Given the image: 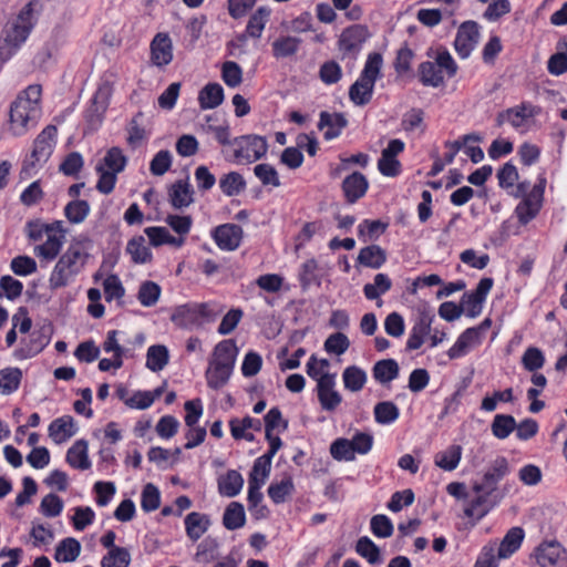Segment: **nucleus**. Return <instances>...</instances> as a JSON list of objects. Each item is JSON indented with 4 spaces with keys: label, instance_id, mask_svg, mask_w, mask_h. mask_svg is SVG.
<instances>
[{
    "label": "nucleus",
    "instance_id": "obj_1",
    "mask_svg": "<svg viewBox=\"0 0 567 567\" xmlns=\"http://www.w3.org/2000/svg\"><path fill=\"white\" fill-rule=\"evenodd\" d=\"M509 464L504 456H497L483 472L480 480H475L472 489L476 494L465 507L466 517L483 518L505 497V488L499 487V482L509 474Z\"/></svg>",
    "mask_w": 567,
    "mask_h": 567
},
{
    "label": "nucleus",
    "instance_id": "obj_2",
    "mask_svg": "<svg viewBox=\"0 0 567 567\" xmlns=\"http://www.w3.org/2000/svg\"><path fill=\"white\" fill-rule=\"evenodd\" d=\"M32 14L31 3H28L16 18L4 24L0 37L1 62L8 61L28 39L33 28Z\"/></svg>",
    "mask_w": 567,
    "mask_h": 567
},
{
    "label": "nucleus",
    "instance_id": "obj_3",
    "mask_svg": "<svg viewBox=\"0 0 567 567\" xmlns=\"http://www.w3.org/2000/svg\"><path fill=\"white\" fill-rule=\"evenodd\" d=\"M383 58L378 52L368 55L364 68L359 79L349 89L350 101L363 106L370 103L377 80L382 76Z\"/></svg>",
    "mask_w": 567,
    "mask_h": 567
},
{
    "label": "nucleus",
    "instance_id": "obj_4",
    "mask_svg": "<svg viewBox=\"0 0 567 567\" xmlns=\"http://www.w3.org/2000/svg\"><path fill=\"white\" fill-rule=\"evenodd\" d=\"M87 257L89 255L79 245H71L59 258L50 275V289L56 290L66 287L82 271Z\"/></svg>",
    "mask_w": 567,
    "mask_h": 567
},
{
    "label": "nucleus",
    "instance_id": "obj_5",
    "mask_svg": "<svg viewBox=\"0 0 567 567\" xmlns=\"http://www.w3.org/2000/svg\"><path fill=\"white\" fill-rule=\"evenodd\" d=\"M233 144L237 146L234 153L236 161L247 164L262 158L268 151L266 137L255 134L235 137Z\"/></svg>",
    "mask_w": 567,
    "mask_h": 567
},
{
    "label": "nucleus",
    "instance_id": "obj_6",
    "mask_svg": "<svg viewBox=\"0 0 567 567\" xmlns=\"http://www.w3.org/2000/svg\"><path fill=\"white\" fill-rule=\"evenodd\" d=\"M39 116L40 106H32L29 102L17 97L10 109V128L14 135H22L30 126L35 125Z\"/></svg>",
    "mask_w": 567,
    "mask_h": 567
},
{
    "label": "nucleus",
    "instance_id": "obj_7",
    "mask_svg": "<svg viewBox=\"0 0 567 567\" xmlns=\"http://www.w3.org/2000/svg\"><path fill=\"white\" fill-rule=\"evenodd\" d=\"M369 37L370 32L365 25L353 24L346 28L338 40V47L343 58L349 56L353 60L357 59L363 43Z\"/></svg>",
    "mask_w": 567,
    "mask_h": 567
},
{
    "label": "nucleus",
    "instance_id": "obj_8",
    "mask_svg": "<svg viewBox=\"0 0 567 567\" xmlns=\"http://www.w3.org/2000/svg\"><path fill=\"white\" fill-rule=\"evenodd\" d=\"M212 316L207 303H185L175 308L171 320L176 326L187 329L199 326L203 318H209Z\"/></svg>",
    "mask_w": 567,
    "mask_h": 567
},
{
    "label": "nucleus",
    "instance_id": "obj_9",
    "mask_svg": "<svg viewBox=\"0 0 567 567\" xmlns=\"http://www.w3.org/2000/svg\"><path fill=\"white\" fill-rule=\"evenodd\" d=\"M480 31L475 21L463 22L456 33L454 48L462 59L470 56L471 52L478 42Z\"/></svg>",
    "mask_w": 567,
    "mask_h": 567
},
{
    "label": "nucleus",
    "instance_id": "obj_10",
    "mask_svg": "<svg viewBox=\"0 0 567 567\" xmlns=\"http://www.w3.org/2000/svg\"><path fill=\"white\" fill-rule=\"evenodd\" d=\"M243 228L236 224H223L214 228L212 236L223 250H235L243 239Z\"/></svg>",
    "mask_w": 567,
    "mask_h": 567
},
{
    "label": "nucleus",
    "instance_id": "obj_11",
    "mask_svg": "<svg viewBox=\"0 0 567 567\" xmlns=\"http://www.w3.org/2000/svg\"><path fill=\"white\" fill-rule=\"evenodd\" d=\"M151 59L156 66H165L173 60V43L167 33H157L151 42Z\"/></svg>",
    "mask_w": 567,
    "mask_h": 567
},
{
    "label": "nucleus",
    "instance_id": "obj_12",
    "mask_svg": "<svg viewBox=\"0 0 567 567\" xmlns=\"http://www.w3.org/2000/svg\"><path fill=\"white\" fill-rule=\"evenodd\" d=\"M539 107L529 103H522L518 106L507 109L497 115L496 122L501 126L505 121H508L514 127L523 125L524 121L528 117L535 116L539 113Z\"/></svg>",
    "mask_w": 567,
    "mask_h": 567
},
{
    "label": "nucleus",
    "instance_id": "obj_13",
    "mask_svg": "<svg viewBox=\"0 0 567 567\" xmlns=\"http://www.w3.org/2000/svg\"><path fill=\"white\" fill-rule=\"evenodd\" d=\"M56 132L58 130L54 125H48L37 136L31 153V157L34 161L31 163V165H34V162L45 161L50 156Z\"/></svg>",
    "mask_w": 567,
    "mask_h": 567
},
{
    "label": "nucleus",
    "instance_id": "obj_14",
    "mask_svg": "<svg viewBox=\"0 0 567 567\" xmlns=\"http://www.w3.org/2000/svg\"><path fill=\"white\" fill-rule=\"evenodd\" d=\"M369 183L365 176L360 172H354L347 176L342 182V190L350 204L355 203L363 197L368 190Z\"/></svg>",
    "mask_w": 567,
    "mask_h": 567
},
{
    "label": "nucleus",
    "instance_id": "obj_15",
    "mask_svg": "<svg viewBox=\"0 0 567 567\" xmlns=\"http://www.w3.org/2000/svg\"><path fill=\"white\" fill-rule=\"evenodd\" d=\"M347 125L348 120L342 113H329L327 111H322L320 113L318 128L323 130L327 127V131L323 134L327 141L338 137Z\"/></svg>",
    "mask_w": 567,
    "mask_h": 567
},
{
    "label": "nucleus",
    "instance_id": "obj_16",
    "mask_svg": "<svg viewBox=\"0 0 567 567\" xmlns=\"http://www.w3.org/2000/svg\"><path fill=\"white\" fill-rule=\"evenodd\" d=\"M48 430L49 436L56 444H61L75 435L76 425L71 415H64L52 421Z\"/></svg>",
    "mask_w": 567,
    "mask_h": 567
},
{
    "label": "nucleus",
    "instance_id": "obj_17",
    "mask_svg": "<svg viewBox=\"0 0 567 567\" xmlns=\"http://www.w3.org/2000/svg\"><path fill=\"white\" fill-rule=\"evenodd\" d=\"M194 190L184 179L176 181L168 189L169 203L176 209L188 207L193 202Z\"/></svg>",
    "mask_w": 567,
    "mask_h": 567
},
{
    "label": "nucleus",
    "instance_id": "obj_18",
    "mask_svg": "<svg viewBox=\"0 0 567 567\" xmlns=\"http://www.w3.org/2000/svg\"><path fill=\"white\" fill-rule=\"evenodd\" d=\"M237 353L238 349L235 340L226 339L216 344L213 358L209 362H213V364H224L234 369Z\"/></svg>",
    "mask_w": 567,
    "mask_h": 567
},
{
    "label": "nucleus",
    "instance_id": "obj_19",
    "mask_svg": "<svg viewBox=\"0 0 567 567\" xmlns=\"http://www.w3.org/2000/svg\"><path fill=\"white\" fill-rule=\"evenodd\" d=\"M386 261V252L378 245H370L360 249L357 262L361 266L379 269Z\"/></svg>",
    "mask_w": 567,
    "mask_h": 567
},
{
    "label": "nucleus",
    "instance_id": "obj_20",
    "mask_svg": "<svg viewBox=\"0 0 567 567\" xmlns=\"http://www.w3.org/2000/svg\"><path fill=\"white\" fill-rule=\"evenodd\" d=\"M524 536L525 534L523 528L512 527L499 544L497 557L499 559H505L512 556L520 547Z\"/></svg>",
    "mask_w": 567,
    "mask_h": 567
},
{
    "label": "nucleus",
    "instance_id": "obj_21",
    "mask_svg": "<svg viewBox=\"0 0 567 567\" xmlns=\"http://www.w3.org/2000/svg\"><path fill=\"white\" fill-rule=\"evenodd\" d=\"M209 525V517L198 512H192L185 517L186 534L194 542L207 532Z\"/></svg>",
    "mask_w": 567,
    "mask_h": 567
},
{
    "label": "nucleus",
    "instance_id": "obj_22",
    "mask_svg": "<svg viewBox=\"0 0 567 567\" xmlns=\"http://www.w3.org/2000/svg\"><path fill=\"white\" fill-rule=\"evenodd\" d=\"M480 343L478 329L467 328L456 340L454 346L447 351L450 359H457L465 355L468 350Z\"/></svg>",
    "mask_w": 567,
    "mask_h": 567
},
{
    "label": "nucleus",
    "instance_id": "obj_23",
    "mask_svg": "<svg viewBox=\"0 0 567 567\" xmlns=\"http://www.w3.org/2000/svg\"><path fill=\"white\" fill-rule=\"evenodd\" d=\"M224 101V89L218 83H208L198 93L200 109L209 110L219 106Z\"/></svg>",
    "mask_w": 567,
    "mask_h": 567
},
{
    "label": "nucleus",
    "instance_id": "obj_24",
    "mask_svg": "<svg viewBox=\"0 0 567 567\" xmlns=\"http://www.w3.org/2000/svg\"><path fill=\"white\" fill-rule=\"evenodd\" d=\"M66 462L74 468L87 470L91 462L87 456V442L84 440L76 441L66 453Z\"/></svg>",
    "mask_w": 567,
    "mask_h": 567
},
{
    "label": "nucleus",
    "instance_id": "obj_25",
    "mask_svg": "<svg viewBox=\"0 0 567 567\" xmlns=\"http://www.w3.org/2000/svg\"><path fill=\"white\" fill-rule=\"evenodd\" d=\"M126 252L131 256L134 264H147L153 258L152 251L146 246V240L143 236H135L130 239L126 245Z\"/></svg>",
    "mask_w": 567,
    "mask_h": 567
},
{
    "label": "nucleus",
    "instance_id": "obj_26",
    "mask_svg": "<svg viewBox=\"0 0 567 567\" xmlns=\"http://www.w3.org/2000/svg\"><path fill=\"white\" fill-rule=\"evenodd\" d=\"M244 485V478L235 470H230L225 476L218 480L219 493L227 497H234L239 494Z\"/></svg>",
    "mask_w": 567,
    "mask_h": 567
},
{
    "label": "nucleus",
    "instance_id": "obj_27",
    "mask_svg": "<svg viewBox=\"0 0 567 567\" xmlns=\"http://www.w3.org/2000/svg\"><path fill=\"white\" fill-rule=\"evenodd\" d=\"M373 378L384 384L388 383L399 375V364L393 359H383L378 361L373 367Z\"/></svg>",
    "mask_w": 567,
    "mask_h": 567
},
{
    "label": "nucleus",
    "instance_id": "obj_28",
    "mask_svg": "<svg viewBox=\"0 0 567 567\" xmlns=\"http://www.w3.org/2000/svg\"><path fill=\"white\" fill-rule=\"evenodd\" d=\"M246 516L244 506L238 502H231L225 509L223 524L228 530H235L245 525Z\"/></svg>",
    "mask_w": 567,
    "mask_h": 567
},
{
    "label": "nucleus",
    "instance_id": "obj_29",
    "mask_svg": "<svg viewBox=\"0 0 567 567\" xmlns=\"http://www.w3.org/2000/svg\"><path fill=\"white\" fill-rule=\"evenodd\" d=\"M81 545L79 540L68 537L61 540L56 546L54 558L60 563H71L79 557Z\"/></svg>",
    "mask_w": 567,
    "mask_h": 567
},
{
    "label": "nucleus",
    "instance_id": "obj_30",
    "mask_svg": "<svg viewBox=\"0 0 567 567\" xmlns=\"http://www.w3.org/2000/svg\"><path fill=\"white\" fill-rule=\"evenodd\" d=\"M301 42L297 37H280L272 43V54L277 59L292 56L298 52Z\"/></svg>",
    "mask_w": 567,
    "mask_h": 567
},
{
    "label": "nucleus",
    "instance_id": "obj_31",
    "mask_svg": "<svg viewBox=\"0 0 567 567\" xmlns=\"http://www.w3.org/2000/svg\"><path fill=\"white\" fill-rule=\"evenodd\" d=\"M231 372L233 368L224 364H213V362H209L206 371L208 386L215 390L220 389L228 382Z\"/></svg>",
    "mask_w": 567,
    "mask_h": 567
},
{
    "label": "nucleus",
    "instance_id": "obj_32",
    "mask_svg": "<svg viewBox=\"0 0 567 567\" xmlns=\"http://www.w3.org/2000/svg\"><path fill=\"white\" fill-rule=\"evenodd\" d=\"M420 81L425 86L437 87L444 82L442 71L434 62H422L419 66Z\"/></svg>",
    "mask_w": 567,
    "mask_h": 567
},
{
    "label": "nucleus",
    "instance_id": "obj_33",
    "mask_svg": "<svg viewBox=\"0 0 567 567\" xmlns=\"http://www.w3.org/2000/svg\"><path fill=\"white\" fill-rule=\"evenodd\" d=\"M22 380V371L19 368H4L0 370V393L11 394L17 391Z\"/></svg>",
    "mask_w": 567,
    "mask_h": 567
},
{
    "label": "nucleus",
    "instance_id": "obj_34",
    "mask_svg": "<svg viewBox=\"0 0 567 567\" xmlns=\"http://www.w3.org/2000/svg\"><path fill=\"white\" fill-rule=\"evenodd\" d=\"M168 350L165 346H151L146 354V367L153 372L161 371L168 363Z\"/></svg>",
    "mask_w": 567,
    "mask_h": 567
},
{
    "label": "nucleus",
    "instance_id": "obj_35",
    "mask_svg": "<svg viewBox=\"0 0 567 567\" xmlns=\"http://www.w3.org/2000/svg\"><path fill=\"white\" fill-rule=\"evenodd\" d=\"M344 388L351 392H358L363 389L367 382V373L357 365H350L342 373Z\"/></svg>",
    "mask_w": 567,
    "mask_h": 567
},
{
    "label": "nucleus",
    "instance_id": "obj_36",
    "mask_svg": "<svg viewBox=\"0 0 567 567\" xmlns=\"http://www.w3.org/2000/svg\"><path fill=\"white\" fill-rule=\"evenodd\" d=\"M462 456L460 445H451L447 450L435 455V465L444 471H453L457 467Z\"/></svg>",
    "mask_w": 567,
    "mask_h": 567
},
{
    "label": "nucleus",
    "instance_id": "obj_37",
    "mask_svg": "<svg viewBox=\"0 0 567 567\" xmlns=\"http://www.w3.org/2000/svg\"><path fill=\"white\" fill-rule=\"evenodd\" d=\"M219 187L226 196L233 197L246 188V182L239 173L230 172L219 179Z\"/></svg>",
    "mask_w": 567,
    "mask_h": 567
},
{
    "label": "nucleus",
    "instance_id": "obj_38",
    "mask_svg": "<svg viewBox=\"0 0 567 567\" xmlns=\"http://www.w3.org/2000/svg\"><path fill=\"white\" fill-rule=\"evenodd\" d=\"M270 10L266 7L258 8L249 18L246 32L250 38H260L269 19Z\"/></svg>",
    "mask_w": 567,
    "mask_h": 567
},
{
    "label": "nucleus",
    "instance_id": "obj_39",
    "mask_svg": "<svg viewBox=\"0 0 567 567\" xmlns=\"http://www.w3.org/2000/svg\"><path fill=\"white\" fill-rule=\"evenodd\" d=\"M355 551L371 565L382 561L380 548L368 536H362L357 540Z\"/></svg>",
    "mask_w": 567,
    "mask_h": 567
},
{
    "label": "nucleus",
    "instance_id": "obj_40",
    "mask_svg": "<svg viewBox=\"0 0 567 567\" xmlns=\"http://www.w3.org/2000/svg\"><path fill=\"white\" fill-rule=\"evenodd\" d=\"M219 543L216 538L207 536L197 546L195 560L208 564L218 557Z\"/></svg>",
    "mask_w": 567,
    "mask_h": 567
},
{
    "label": "nucleus",
    "instance_id": "obj_41",
    "mask_svg": "<svg viewBox=\"0 0 567 567\" xmlns=\"http://www.w3.org/2000/svg\"><path fill=\"white\" fill-rule=\"evenodd\" d=\"M516 429V421L509 414H496L491 424L492 433L495 437L504 440Z\"/></svg>",
    "mask_w": 567,
    "mask_h": 567
},
{
    "label": "nucleus",
    "instance_id": "obj_42",
    "mask_svg": "<svg viewBox=\"0 0 567 567\" xmlns=\"http://www.w3.org/2000/svg\"><path fill=\"white\" fill-rule=\"evenodd\" d=\"M392 287L391 279L384 274H378L374 276L373 284H367L363 287V293L367 299L374 300L381 295L389 291Z\"/></svg>",
    "mask_w": 567,
    "mask_h": 567
},
{
    "label": "nucleus",
    "instance_id": "obj_43",
    "mask_svg": "<svg viewBox=\"0 0 567 567\" xmlns=\"http://www.w3.org/2000/svg\"><path fill=\"white\" fill-rule=\"evenodd\" d=\"M63 244V239L58 237L55 234H49L47 240L34 248V252L38 257H42L45 260H53L60 252Z\"/></svg>",
    "mask_w": 567,
    "mask_h": 567
},
{
    "label": "nucleus",
    "instance_id": "obj_44",
    "mask_svg": "<svg viewBox=\"0 0 567 567\" xmlns=\"http://www.w3.org/2000/svg\"><path fill=\"white\" fill-rule=\"evenodd\" d=\"M90 214V205L86 200L74 199L64 207V215L72 224H80Z\"/></svg>",
    "mask_w": 567,
    "mask_h": 567
},
{
    "label": "nucleus",
    "instance_id": "obj_45",
    "mask_svg": "<svg viewBox=\"0 0 567 567\" xmlns=\"http://www.w3.org/2000/svg\"><path fill=\"white\" fill-rule=\"evenodd\" d=\"M560 556V546L557 543L542 544L536 551L537 563L542 567L555 565Z\"/></svg>",
    "mask_w": 567,
    "mask_h": 567
},
{
    "label": "nucleus",
    "instance_id": "obj_46",
    "mask_svg": "<svg viewBox=\"0 0 567 567\" xmlns=\"http://www.w3.org/2000/svg\"><path fill=\"white\" fill-rule=\"evenodd\" d=\"M373 412L374 419L379 424H390L400 415L399 408L391 401L377 403Z\"/></svg>",
    "mask_w": 567,
    "mask_h": 567
},
{
    "label": "nucleus",
    "instance_id": "obj_47",
    "mask_svg": "<svg viewBox=\"0 0 567 567\" xmlns=\"http://www.w3.org/2000/svg\"><path fill=\"white\" fill-rule=\"evenodd\" d=\"M131 554L124 548H113L101 560V567H128Z\"/></svg>",
    "mask_w": 567,
    "mask_h": 567
},
{
    "label": "nucleus",
    "instance_id": "obj_48",
    "mask_svg": "<svg viewBox=\"0 0 567 567\" xmlns=\"http://www.w3.org/2000/svg\"><path fill=\"white\" fill-rule=\"evenodd\" d=\"M126 161L127 159L123 155L121 148L111 147L104 156L103 161L97 165H104V168H106V171L118 174L125 168Z\"/></svg>",
    "mask_w": 567,
    "mask_h": 567
},
{
    "label": "nucleus",
    "instance_id": "obj_49",
    "mask_svg": "<svg viewBox=\"0 0 567 567\" xmlns=\"http://www.w3.org/2000/svg\"><path fill=\"white\" fill-rule=\"evenodd\" d=\"M161 291L156 282L147 280L140 286L137 299L144 307H152L158 301Z\"/></svg>",
    "mask_w": 567,
    "mask_h": 567
},
{
    "label": "nucleus",
    "instance_id": "obj_50",
    "mask_svg": "<svg viewBox=\"0 0 567 567\" xmlns=\"http://www.w3.org/2000/svg\"><path fill=\"white\" fill-rule=\"evenodd\" d=\"M350 347L349 338L342 332H336L330 334L323 344L324 350L328 353L341 355Z\"/></svg>",
    "mask_w": 567,
    "mask_h": 567
},
{
    "label": "nucleus",
    "instance_id": "obj_51",
    "mask_svg": "<svg viewBox=\"0 0 567 567\" xmlns=\"http://www.w3.org/2000/svg\"><path fill=\"white\" fill-rule=\"evenodd\" d=\"M330 454L337 461H353L355 458L350 440L342 437L332 442Z\"/></svg>",
    "mask_w": 567,
    "mask_h": 567
},
{
    "label": "nucleus",
    "instance_id": "obj_52",
    "mask_svg": "<svg viewBox=\"0 0 567 567\" xmlns=\"http://www.w3.org/2000/svg\"><path fill=\"white\" fill-rule=\"evenodd\" d=\"M370 528L374 536L388 538L392 536L394 527L390 518L385 515H374L370 520Z\"/></svg>",
    "mask_w": 567,
    "mask_h": 567
},
{
    "label": "nucleus",
    "instance_id": "obj_53",
    "mask_svg": "<svg viewBox=\"0 0 567 567\" xmlns=\"http://www.w3.org/2000/svg\"><path fill=\"white\" fill-rule=\"evenodd\" d=\"M293 491V483L290 477L282 480L280 483H271L268 487V495L276 504L285 502L286 496Z\"/></svg>",
    "mask_w": 567,
    "mask_h": 567
},
{
    "label": "nucleus",
    "instance_id": "obj_54",
    "mask_svg": "<svg viewBox=\"0 0 567 567\" xmlns=\"http://www.w3.org/2000/svg\"><path fill=\"white\" fill-rule=\"evenodd\" d=\"M161 504V495L158 488L148 483L144 486L142 491V499L141 505L144 512H153L159 507Z\"/></svg>",
    "mask_w": 567,
    "mask_h": 567
},
{
    "label": "nucleus",
    "instance_id": "obj_55",
    "mask_svg": "<svg viewBox=\"0 0 567 567\" xmlns=\"http://www.w3.org/2000/svg\"><path fill=\"white\" fill-rule=\"evenodd\" d=\"M522 363L527 371L534 372L543 368L545 363V357L540 349L536 347H529L526 349L522 357Z\"/></svg>",
    "mask_w": 567,
    "mask_h": 567
},
{
    "label": "nucleus",
    "instance_id": "obj_56",
    "mask_svg": "<svg viewBox=\"0 0 567 567\" xmlns=\"http://www.w3.org/2000/svg\"><path fill=\"white\" fill-rule=\"evenodd\" d=\"M102 92L97 91L92 100V105L86 112V120L90 125L97 126L102 121V114L106 110V102L105 100H101Z\"/></svg>",
    "mask_w": 567,
    "mask_h": 567
},
{
    "label": "nucleus",
    "instance_id": "obj_57",
    "mask_svg": "<svg viewBox=\"0 0 567 567\" xmlns=\"http://www.w3.org/2000/svg\"><path fill=\"white\" fill-rule=\"evenodd\" d=\"M221 78L228 86H238L243 81V71L239 64L234 61L225 62L221 69Z\"/></svg>",
    "mask_w": 567,
    "mask_h": 567
},
{
    "label": "nucleus",
    "instance_id": "obj_58",
    "mask_svg": "<svg viewBox=\"0 0 567 567\" xmlns=\"http://www.w3.org/2000/svg\"><path fill=\"white\" fill-rule=\"evenodd\" d=\"M255 175L262 185H271L274 187L280 186V181L276 168L269 164H258L254 168Z\"/></svg>",
    "mask_w": 567,
    "mask_h": 567
},
{
    "label": "nucleus",
    "instance_id": "obj_59",
    "mask_svg": "<svg viewBox=\"0 0 567 567\" xmlns=\"http://www.w3.org/2000/svg\"><path fill=\"white\" fill-rule=\"evenodd\" d=\"M388 224L381 220L364 219L358 227L360 237H368L369 239H378L386 230Z\"/></svg>",
    "mask_w": 567,
    "mask_h": 567
},
{
    "label": "nucleus",
    "instance_id": "obj_60",
    "mask_svg": "<svg viewBox=\"0 0 567 567\" xmlns=\"http://www.w3.org/2000/svg\"><path fill=\"white\" fill-rule=\"evenodd\" d=\"M172 166V155L169 151H159L151 161L150 171L155 176L164 175Z\"/></svg>",
    "mask_w": 567,
    "mask_h": 567
},
{
    "label": "nucleus",
    "instance_id": "obj_61",
    "mask_svg": "<svg viewBox=\"0 0 567 567\" xmlns=\"http://www.w3.org/2000/svg\"><path fill=\"white\" fill-rule=\"evenodd\" d=\"M63 509V501L55 494H48L40 504L41 513L47 517H56Z\"/></svg>",
    "mask_w": 567,
    "mask_h": 567
},
{
    "label": "nucleus",
    "instance_id": "obj_62",
    "mask_svg": "<svg viewBox=\"0 0 567 567\" xmlns=\"http://www.w3.org/2000/svg\"><path fill=\"white\" fill-rule=\"evenodd\" d=\"M96 172L100 175V178L96 184V189L105 195L112 193L115 187L117 174L106 171V168H104V165H97Z\"/></svg>",
    "mask_w": 567,
    "mask_h": 567
},
{
    "label": "nucleus",
    "instance_id": "obj_63",
    "mask_svg": "<svg viewBox=\"0 0 567 567\" xmlns=\"http://www.w3.org/2000/svg\"><path fill=\"white\" fill-rule=\"evenodd\" d=\"M12 271L18 276H28L37 271V262L29 256H17L11 260Z\"/></svg>",
    "mask_w": 567,
    "mask_h": 567
},
{
    "label": "nucleus",
    "instance_id": "obj_64",
    "mask_svg": "<svg viewBox=\"0 0 567 567\" xmlns=\"http://www.w3.org/2000/svg\"><path fill=\"white\" fill-rule=\"evenodd\" d=\"M320 79L326 84H334L340 81L342 71L336 61H327L320 66Z\"/></svg>",
    "mask_w": 567,
    "mask_h": 567
}]
</instances>
